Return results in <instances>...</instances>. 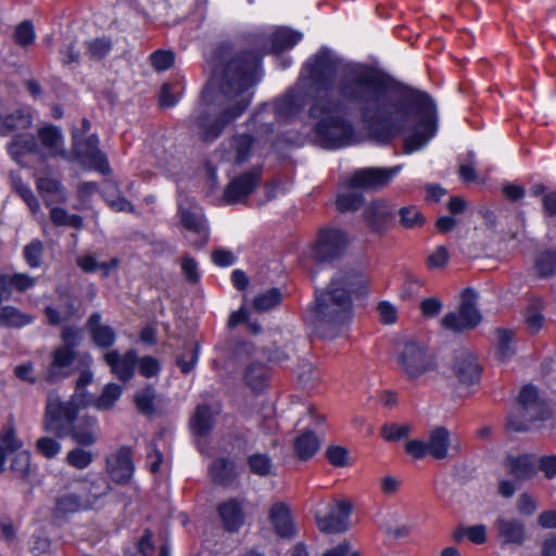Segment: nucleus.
Returning <instances> with one entry per match:
<instances>
[{"instance_id":"f257e3e1","label":"nucleus","mask_w":556,"mask_h":556,"mask_svg":"<svg viewBox=\"0 0 556 556\" xmlns=\"http://www.w3.org/2000/svg\"><path fill=\"white\" fill-rule=\"evenodd\" d=\"M304 70L313 91L308 115L325 148L355 142L350 104L357 105L368 134L381 143L412 128L414 132L404 140L406 153L421 149L435 135L437 109L426 92L397 86L369 67L344 64L328 49L319 50Z\"/></svg>"},{"instance_id":"f03ea898","label":"nucleus","mask_w":556,"mask_h":556,"mask_svg":"<svg viewBox=\"0 0 556 556\" xmlns=\"http://www.w3.org/2000/svg\"><path fill=\"white\" fill-rule=\"evenodd\" d=\"M261 58L260 53L247 51L214 68L204 97L212 98L218 113L199 116L198 126L204 141L218 138L250 105V88L258 80Z\"/></svg>"},{"instance_id":"7ed1b4c3","label":"nucleus","mask_w":556,"mask_h":556,"mask_svg":"<svg viewBox=\"0 0 556 556\" xmlns=\"http://www.w3.org/2000/svg\"><path fill=\"white\" fill-rule=\"evenodd\" d=\"M366 279L358 270L338 273L326 289L315 293V328L333 337L352 316V293L364 288Z\"/></svg>"},{"instance_id":"20e7f679","label":"nucleus","mask_w":556,"mask_h":556,"mask_svg":"<svg viewBox=\"0 0 556 556\" xmlns=\"http://www.w3.org/2000/svg\"><path fill=\"white\" fill-rule=\"evenodd\" d=\"M87 405L89 401L86 392H75L68 401H61L56 393L50 392L43 420L46 431L58 438L66 437V427L77 418L79 409Z\"/></svg>"},{"instance_id":"39448f33","label":"nucleus","mask_w":556,"mask_h":556,"mask_svg":"<svg viewBox=\"0 0 556 556\" xmlns=\"http://www.w3.org/2000/svg\"><path fill=\"white\" fill-rule=\"evenodd\" d=\"M304 108L303 96L294 90L288 91L271 104H264L252 117L253 127L260 126L263 132H271L274 121H287L294 117Z\"/></svg>"},{"instance_id":"423d86ee","label":"nucleus","mask_w":556,"mask_h":556,"mask_svg":"<svg viewBox=\"0 0 556 556\" xmlns=\"http://www.w3.org/2000/svg\"><path fill=\"white\" fill-rule=\"evenodd\" d=\"M405 451L415 459H421L426 455L437 460L452 458L460 451L459 443L453 444L451 432L445 427H437L429 433L428 441L412 440L405 444Z\"/></svg>"},{"instance_id":"0eeeda50","label":"nucleus","mask_w":556,"mask_h":556,"mask_svg":"<svg viewBox=\"0 0 556 556\" xmlns=\"http://www.w3.org/2000/svg\"><path fill=\"white\" fill-rule=\"evenodd\" d=\"M477 299L478 293L472 288H466L462 292L459 311L444 315L442 327L454 332L476 328L481 321V314L476 306Z\"/></svg>"},{"instance_id":"6e6552de","label":"nucleus","mask_w":556,"mask_h":556,"mask_svg":"<svg viewBox=\"0 0 556 556\" xmlns=\"http://www.w3.org/2000/svg\"><path fill=\"white\" fill-rule=\"evenodd\" d=\"M477 299L478 293L472 288H466L462 292L459 311L444 315L442 327L454 332L476 328L481 321V314L476 306Z\"/></svg>"},{"instance_id":"1a4fd4ad","label":"nucleus","mask_w":556,"mask_h":556,"mask_svg":"<svg viewBox=\"0 0 556 556\" xmlns=\"http://www.w3.org/2000/svg\"><path fill=\"white\" fill-rule=\"evenodd\" d=\"M397 363L409 379H416L435 367L434 357L428 348L413 340L404 343Z\"/></svg>"},{"instance_id":"9d476101","label":"nucleus","mask_w":556,"mask_h":556,"mask_svg":"<svg viewBox=\"0 0 556 556\" xmlns=\"http://www.w3.org/2000/svg\"><path fill=\"white\" fill-rule=\"evenodd\" d=\"M400 170L401 166L359 168L352 174L346 186L363 190H377L386 187Z\"/></svg>"},{"instance_id":"9b49d317","label":"nucleus","mask_w":556,"mask_h":556,"mask_svg":"<svg viewBox=\"0 0 556 556\" xmlns=\"http://www.w3.org/2000/svg\"><path fill=\"white\" fill-rule=\"evenodd\" d=\"M74 151L78 159L90 168L106 175L111 172L109 161L104 153L99 149V139L91 135L84 140H75Z\"/></svg>"},{"instance_id":"f8f14e48","label":"nucleus","mask_w":556,"mask_h":556,"mask_svg":"<svg viewBox=\"0 0 556 556\" xmlns=\"http://www.w3.org/2000/svg\"><path fill=\"white\" fill-rule=\"evenodd\" d=\"M250 127L254 130L255 137L251 135H237L233 136L229 141L228 149L225 150V160L237 165H241L248 161L250 155L253 153L255 146L263 135L267 132H263L262 128L257 126L256 128L252 125V119L250 121Z\"/></svg>"},{"instance_id":"ddd939ff","label":"nucleus","mask_w":556,"mask_h":556,"mask_svg":"<svg viewBox=\"0 0 556 556\" xmlns=\"http://www.w3.org/2000/svg\"><path fill=\"white\" fill-rule=\"evenodd\" d=\"M76 355V351H70L67 348H55L50 354V363L43 374L45 381L56 383L70 377L73 374Z\"/></svg>"},{"instance_id":"4468645a","label":"nucleus","mask_w":556,"mask_h":556,"mask_svg":"<svg viewBox=\"0 0 556 556\" xmlns=\"http://www.w3.org/2000/svg\"><path fill=\"white\" fill-rule=\"evenodd\" d=\"M79 446L90 447L99 441L100 427L94 416L83 415L66 427V437Z\"/></svg>"},{"instance_id":"2eb2a0df","label":"nucleus","mask_w":556,"mask_h":556,"mask_svg":"<svg viewBox=\"0 0 556 556\" xmlns=\"http://www.w3.org/2000/svg\"><path fill=\"white\" fill-rule=\"evenodd\" d=\"M261 169L253 168L232 179L224 191V200L235 204L247 199L257 187L261 179Z\"/></svg>"},{"instance_id":"dca6fc26","label":"nucleus","mask_w":556,"mask_h":556,"mask_svg":"<svg viewBox=\"0 0 556 556\" xmlns=\"http://www.w3.org/2000/svg\"><path fill=\"white\" fill-rule=\"evenodd\" d=\"M105 470L113 482L117 484L127 483L134 473L130 448L122 446L115 453L109 455L105 460Z\"/></svg>"},{"instance_id":"f3484780","label":"nucleus","mask_w":556,"mask_h":556,"mask_svg":"<svg viewBox=\"0 0 556 556\" xmlns=\"http://www.w3.org/2000/svg\"><path fill=\"white\" fill-rule=\"evenodd\" d=\"M352 506L344 501H338L329 507L326 516L316 515L318 529L325 533H340L348 530V520Z\"/></svg>"},{"instance_id":"a211bd4d","label":"nucleus","mask_w":556,"mask_h":556,"mask_svg":"<svg viewBox=\"0 0 556 556\" xmlns=\"http://www.w3.org/2000/svg\"><path fill=\"white\" fill-rule=\"evenodd\" d=\"M452 370L460 383L468 386L478 382L481 375L477 357L467 350L455 352Z\"/></svg>"},{"instance_id":"6ab92c4d","label":"nucleus","mask_w":556,"mask_h":556,"mask_svg":"<svg viewBox=\"0 0 556 556\" xmlns=\"http://www.w3.org/2000/svg\"><path fill=\"white\" fill-rule=\"evenodd\" d=\"M104 361L110 366L112 374L122 381H128L135 374L138 355L134 350H129L123 355L118 351L112 350L104 354Z\"/></svg>"},{"instance_id":"aec40b11","label":"nucleus","mask_w":556,"mask_h":556,"mask_svg":"<svg viewBox=\"0 0 556 556\" xmlns=\"http://www.w3.org/2000/svg\"><path fill=\"white\" fill-rule=\"evenodd\" d=\"M363 217L372 231L380 232L392 220L393 208L383 200L374 201L365 207Z\"/></svg>"},{"instance_id":"412c9836","label":"nucleus","mask_w":556,"mask_h":556,"mask_svg":"<svg viewBox=\"0 0 556 556\" xmlns=\"http://www.w3.org/2000/svg\"><path fill=\"white\" fill-rule=\"evenodd\" d=\"M92 507L91 500H84L76 493L65 492L56 496L52 515L56 519H63L70 514H75L79 510H86Z\"/></svg>"},{"instance_id":"4be33fe9","label":"nucleus","mask_w":556,"mask_h":556,"mask_svg":"<svg viewBox=\"0 0 556 556\" xmlns=\"http://www.w3.org/2000/svg\"><path fill=\"white\" fill-rule=\"evenodd\" d=\"M101 319L100 313H92L86 323V328L97 346L108 349L114 344L116 333L111 326L103 324Z\"/></svg>"},{"instance_id":"5701e85b","label":"nucleus","mask_w":556,"mask_h":556,"mask_svg":"<svg viewBox=\"0 0 556 556\" xmlns=\"http://www.w3.org/2000/svg\"><path fill=\"white\" fill-rule=\"evenodd\" d=\"M504 466L517 481L531 479L536 473V462L533 456L528 454L508 455L504 459Z\"/></svg>"},{"instance_id":"b1692460","label":"nucleus","mask_w":556,"mask_h":556,"mask_svg":"<svg viewBox=\"0 0 556 556\" xmlns=\"http://www.w3.org/2000/svg\"><path fill=\"white\" fill-rule=\"evenodd\" d=\"M216 414L218 412H214L208 404H199L190 418L192 433L197 437L210 434L214 427Z\"/></svg>"},{"instance_id":"393cba45","label":"nucleus","mask_w":556,"mask_h":556,"mask_svg":"<svg viewBox=\"0 0 556 556\" xmlns=\"http://www.w3.org/2000/svg\"><path fill=\"white\" fill-rule=\"evenodd\" d=\"M38 138L41 146L47 150L49 156H66L64 138L61 130L53 125H47L38 130Z\"/></svg>"},{"instance_id":"a878e982","label":"nucleus","mask_w":556,"mask_h":556,"mask_svg":"<svg viewBox=\"0 0 556 556\" xmlns=\"http://www.w3.org/2000/svg\"><path fill=\"white\" fill-rule=\"evenodd\" d=\"M535 404L538 408L525 409L519 412L518 416H510L506 424L507 428L516 432H522L529 430L528 421L547 418L549 412L546 405L541 401H536Z\"/></svg>"},{"instance_id":"bb28decb","label":"nucleus","mask_w":556,"mask_h":556,"mask_svg":"<svg viewBox=\"0 0 556 556\" xmlns=\"http://www.w3.org/2000/svg\"><path fill=\"white\" fill-rule=\"evenodd\" d=\"M208 473L214 483L223 486L231 485L238 476L235 462L225 457L213 460L208 467Z\"/></svg>"},{"instance_id":"cd10ccee","label":"nucleus","mask_w":556,"mask_h":556,"mask_svg":"<svg viewBox=\"0 0 556 556\" xmlns=\"http://www.w3.org/2000/svg\"><path fill=\"white\" fill-rule=\"evenodd\" d=\"M269 518L274 526L275 532L279 536L291 538L294 535V526L287 505L283 503L274 504L270 508Z\"/></svg>"},{"instance_id":"c85d7f7f","label":"nucleus","mask_w":556,"mask_h":556,"mask_svg":"<svg viewBox=\"0 0 556 556\" xmlns=\"http://www.w3.org/2000/svg\"><path fill=\"white\" fill-rule=\"evenodd\" d=\"M224 528L229 532L238 531L244 522L243 510L237 500L231 498L218 506Z\"/></svg>"},{"instance_id":"c756f323","label":"nucleus","mask_w":556,"mask_h":556,"mask_svg":"<svg viewBox=\"0 0 556 556\" xmlns=\"http://www.w3.org/2000/svg\"><path fill=\"white\" fill-rule=\"evenodd\" d=\"M302 36L300 33L289 28H279L275 30L269 38V46L264 47V53H280L285 50L293 48Z\"/></svg>"},{"instance_id":"7c9ffc66","label":"nucleus","mask_w":556,"mask_h":556,"mask_svg":"<svg viewBox=\"0 0 556 556\" xmlns=\"http://www.w3.org/2000/svg\"><path fill=\"white\" fill-rule=\"evenodd\" d=\"M345 245H309L308 257L318 266L332 265L340 261Z\"/></svg>"},{"instance_id":"2f4dec72","label":"nucleus","mask_w":556,"mask_h":556,"mask_svg":"<svg viewBox=\"0 0 556 556\" xmlns=\"http://www.w3.org/2000/svg\"><path fill=\"white\" fill-rule=\"evenodd\" d=\"M36 185L47 205H50L51 203H64L66 201L64 187L59 179L52 177H38Z\"/></svg>"},{"instance_id":"473e14b6","label":"nucleus","mask_w":556,"mask_h":556,"mask_svg":"<svg viewBox=\"0 0 556 556\" xmlns=\"http://www.w3.org/2000/svg\"><path fill=\"white\" fill-rule=\"evenodd\" d=\"M36 283V279L27 274H1L0 287L4 292L5 299H9L13 291L25 292L31 289Z\"/></svg>"},{"instance_id":"72a5a7b5","label":"nucleus","mask_w":556,"mask_h":556,"mask_svg":"<svg viewBox=\"0 0 556 556\" xmlns=\"http://www.w3.org/2000/svg\"><path fill=\"white\" fill-rule=\"evenodd\" d=\"M498 536L504 543L521 544L525 538V528L517 519L498 518L496 520Z\"/></svg>"},{"instance_id":"f704fd0d","label":"nucleus","mask_w":556,"mask_h":556,"mask_svg":"<svg viewBox=\"0 0 556 556\" xmlns=\"http://www.w3.org/2000/svg\"><path fill=\"white\" fill-rule=\"evenodd\" d=\"M293 447L298 458L306 460L317 453L320 440L313 431L306 430L294 439Z\"/></svg>"},{"instance_id":"c9c22d12","label":"nucleus","mask_w":556,"mask_h":556,"mask_svg":"<svg viewBox=\"0 0 556 556\" xmlns=\"http://www.w3.org/2000/svg\"><path fill=\"white\" fill-rule=\"evenodd\" d=\"M31 116L25 110H16L0 119V135L8 136L13 131L26 130L31 126Z\"/></svg>"},{"instance_id":"e433bc0d","label":"nucleus","mask_w":556,"mask_h":556,"mask_svg":"<svg viewBox=\"0 0 556 556\" xmlns=\"http://www.w3.org/2000/svg\"><path fill=\"white\" fill-rule=\"evenodd\" d=\"M9 153L16 161L21 162V157L37 153L39 148L36 138L33 135H17L9 144Z\"/></svg>"},{"instance_id":"4c0bfd02","label":"nucleus","mask_w":556,"mask_h":556,"mask_svg":"<svg viewBox=\"0 0 556 556\" xmlns=\"http://www.w3.org/2000/svg\"><path fill=\"white\" fill-rule=\"evenodd\" d=\"M199 355V343L195 340H188L184 343V349L176 355V364L180 368L181 372H190Z\"/></svg>"},{"instance_id":"58836bf2","label":"nucleus","mask_w":556,"mask_h":556,"mask_svg":"<svg viewBox=\"0 0 556 556\" xmlns=\"http://www.w3.org/2000/svg\"><path fill=\"white\" fill-rule=\"evenodd\" d=\"M34 317L18 308L8 305L1 307V326L7 328H21L29 325Z\"/></svg>"},{"instance_id":"ea45409f","label":"nucleus","mask_w":556,"mask_h":556,"mask_svg":"<svg viewBox=\"0 0 556 556\" xmlns=\"http://www.w3.org/2000/svg\"><path fill=\"white\" fill-rule=\"evenodd\" d=\"M76 263L85 273H94L100 269L103 277H108L118 265L117 258L99 263L93 255L78 256Z\"/></svg>"},{"instance_id":"a19ab883","label":"nucleus","mask_w":556,"mask_h":556,"mask_svg":"<svg viewBox=\"0 0 556 556\" xmlns=\"http://www.w3.org/2000/svg\"><path fill=\"white\" fill-rule=\"evenodd\" d=\"M534 266L540 277H551L556 273V250L546 248L536 254Z\"/></svg>"},{"instance_id":"79ce46f5","label":"nucleus","mask_w":556,"mask_h":556,"mask_svg":"<svg viewBox=\"0 0 556 556\" xmlns=\"http://www.w3.org/2000/svg\"><path fill=\"white\" fill-rule=\"evenodd\" d=\"M75 312L76 307L71 299H67L60 307L47 306L45 308V315L48 323L52 326H56L68 320Z\"/></svg>"},{"instance_id":"37998d69","label":"nucleus","mask_w":556,"mask_h":556,"mask_svg":"<svg viewBox=\"0 0 556 556\" xmlns=\"http://www.w3.org/2000/svg\"><path fill=\"white\" fill-rule=\"evenodd\" d=\"M94 457L96 455L91 451L87 450L85 446L77 445L68 451L65 462L75 469L84 470L92 464Z\"/></svg>"},{"instance_id":"c03bdc74","label":"nucleus","mask_w":556,"mask_h":556,"mask_svg":"<svg viewBox=\"0 0 556 556\" xmlns=\"http://www.w3.org/2000/svg\"><path fill=\"white\" fill-rule=\"evenodd\" d=\"M179 217L185 228H187L190 231L202 235V238L204 240L207 239L206 224L201 215L180 207Z\"/></svg>"},{"instance_id":"a18cd8bd","label":"nucleus","mask_w":556,"mask_h":556,"mask_svg":"<svg viewBox=\"0 0 556 556\" xmlns=\"http://www.w3.org/2000/svg\"><path fill=\"white\" fill-rule=\"evenodd\" d=\"M245 383L254 391H261L266 386L267 374L263 364L252 363L244 374Z\"/></svg>"},{"instance_id":"49530a36","label":"nucleus","mask_w":556,"mask_h":556,"mask_svg":"<svg viewBox=\"0 0 556 556\" xmlns=\"http://www.w3.org/2000/svg\"><path fill=\"white\" fill-rule=\"evenodd\" d=\"M249 469L252 473L260 477H268L273 475L274 465L267 454L254 453L247 458Z\"/></svg>"},{"instance_id":"de8ad7c7","label":"nucleus","mask_w":556,"mask_h":556,"mask_svg":"<svg viewBox=\"0 0 556 556\" xmlns=\"http://www.w3.org/2000/svg\"><path fill=\"white\" fill-rule=\"evenodd\" d=\"M542 302L540 300H533L525 311L523 317L527 324L528 330L531 333H536L543 327L544 317L541 313Z\"/></svg>"},{"instance_id":"09e8293b","label":"nucleus","mask_w":556,"mask_h":556,"mask_svg":"<svg viewBox=\"0 0 556 556\" xmlns=\"http://www.w3.org/2000/svg\"><path fill=\"white\" fill-rule=\"evenodd\" d=\"M122 389L116 383H109L104 387L102 393L93 401V405L99 410H109L119 399Z\"/></svg>"},{"instance_id":"8fccbe9b","label":"nucleus","mask_w":556,"mask_h":556,"mask_svg":"<svg viewBox=\"0 0 556 556\" xmlns=\"http://www.w3.org/2000/svg\"><path fill=\"white\" fill-rule=\"evenodd\" d=\"M22 447V442L16 438L14 428H9L0 439V471L3 470V465L8 453L17 452Z\"/></svg>"},{"instance_id":"3c124183","label":"nucleus","mask_w":556,"mask_h":556,"mask_svg":"<svg viewBox=\"0 0 556 556\" xmlns=\"http://www.w3.org/2000/svg\"><path fill=\"white\" fill-rule=\"evenodd\" d=\"M453 255H455V252L451 251L446 245H439L428 254L426 264L431 270L443 269Z\"/></svg>"},{"instance_id":"603ef678","label":"nucleus","mask_w":556,"mask_h":556,"mask_svg":"<svg viewBox=\"0 0 556 556\" xmlns=\"http://www.w3.org/2000/svg\"><path fill=\"white\" fill-rule=\"evenodd\" d=\"M156 393L152 386H147L135 394V404L138 410L144 415L154 413V400Z\"/></svg>"},{"instance_id":"864d4df0","label":"nucleus","mask_w":556,"mask_h":556,"mask_svg":"<svg viewBox=\"0 0 556 556\" xmlns=\"http://www.w3.org/2000/svg\"><path fill=\"white\" fill-rule=\"evenodd\" d=\"M364 203V197L361 193L349 191L343 192L337 198V208L341 213L355 212Z\"/></svg>"},{"instance_id":"5fc2aeb1","label":"nucleus","mask_w":556,"mask_h":556,"mask_svg":"<svg viewBox=\"0 0 556 556\" xmlns=\"http://www.w3.org/2000/svg\"><path fill=\"white\" fill-rule=\"evenodd\" d=\"M497 355L502 361H506L515 353L514 337L515 333L507 329H497Z\"/></svg>"},{"instance_id":"6e6d98bb","label":"nucleus","mask_w":556,"mask_h":556,"mask_svg":"<svg viewBox=\"0 0 556 556\" xmlns=\"http://www.w3.org/2000/svg\"><path fill=\"white\" fill-rule=\"evenodd\" d=\"M281 291L278 288H271L254 299V308L258 312L268 311L278 305L281 301Z\"/></svg>"},{"instance_id":"4d7b16f0","label":"nucleus","mask_w":556,"mask_h":556,"mask_svg":"<svg viewBox=\"0 0 556 556\" xmlns=\"http://www.w3.org/2000/svg\"><path fill=\"white\" fill-rule=\"evenodd\" d=\"M412 426L408 424H384L381 427V435L388 442H396L409 435Z\"/></svg>"},{"instance_id":"13d9d810","label":"nucleus","mask_w":556,"mask_h":556,"mask_svg":"<svg viewBox=\"0 0 556 556\" xmlns=\"http://www.w3.org/2000/svg\"><path fill=\"white\" fill-rule=\"evenodd\" d=\"M87 51L86 54L91 60H102L112 49V42L110 39L102 37V38H94L86 43Z\"/></svg>"},{"instance_id":"bf43d9fd","label":"nucleus","mask_w":556,"mask_h":556,"mask_svg":"<svg viewBox=\"0 0 556 556\" xmlns=\"http://www.w3.org/2000/svg\"><path fill=\"white\" fill-rule=\"evenodd\" d=\"M400 223L405 228H417L424 225L425 217L414 205L404 206L400 210Z\"/></svg>"},{"instance_id":"052dcab7","label":"nucleus","mask_w":556,"mask_h":556,"mask_svg":"<svg viewBox=\"0 0 556 556\" xmlns=\"http://www.w3.org/2000/svg\"><path fill=\"white\" fill-rule=\"evenodd\" d=\"M50 218L53 224L58 226H70L73 228H80L83 225V218L78 215H70L61 207H53L50 211Z\"/></svg>"},{"instance_id":"680f3d73","label":"nucleus","mask_w":556,"mask_h":556,"mask_svg":"<svg viewBox=\"0 0 556 556\" xmlns=\"http://www.w3.org/2000/svg\"><path fill=\"white\" fill-rule=\"evenodd\" d=\"M88 494L84 496V500H91L92 506L94 503L111 491L109 481L103 478H97L91 481L88 485Z\"/></svg>"},{"instance_id":"e2e57ef3","label":"nucleus","mask_w":556,"mask_h":556,"mask_svg":"<svg viewBox=\"0 0 556 556\" xmlns=\"http://www.w3.org/2000/svg\"><path fill=\"white\" fill-rule=\"evenodd\" d=\"M81 330L74 326H66L62 329L61 339L63 344L59 348H67L70 351H75L81 341Z\"/></svg>"},{"instance_id":"0e129e2a","label":"nucleus","mask_w":556,"mask_h":556,"mask_svg":"<svg viewBox=\"0 0 556 556\" xmlns=\"http://www.w3.org/2000/svg\"><path fill=\"white\" fill-rule=\"evenodd\" d=\"M348 236L340 228H324L318 232V238L315 243H346Z\"/></svg>"},{"instance_id":"69168bd1","label":"nucleus","mask_w":556,"mask_h":556,"mask_svg":"<svg viewBox=\"0 0 556 556\" xmlns=\"http://www.w3.org/2000/svg\"><path fill=\"white\" fill-rule=\"evenodd\" d=\"M150 61L157 72H163L174 64L175 55L172 51L157 50L150 55Z\"/></svg>"},{"instance_id":"338daca9","label":"nucleus","mask_w":556,"mask_h":556,"mask_svg":"<svg viewBox=\"0 0 556 556\" xmlns=\"http://www.w3.org/2000/svg\"><path fill=\"white\" fill-rule=\"evenodd\" d=\"M36 448L46 458H53L60 453L61 444L53 438L42 437L37 440Z\"/></svg>"},{"instance_id":"774afa93","label":"nucleus","mask_w":556,"mask_h":556,"mask_svg":"<svg viewBox=\"0 0 556 556\" xmlns=\"http://www.w3.org/2000/svg\"><path fill=\"white\" fill-rule=\"evenodd\" d=\"M153 533L146 529L143 535L138 540L136 551L126 556H153L155 548L151 542Z\"/></svg>"}]
</instances>
